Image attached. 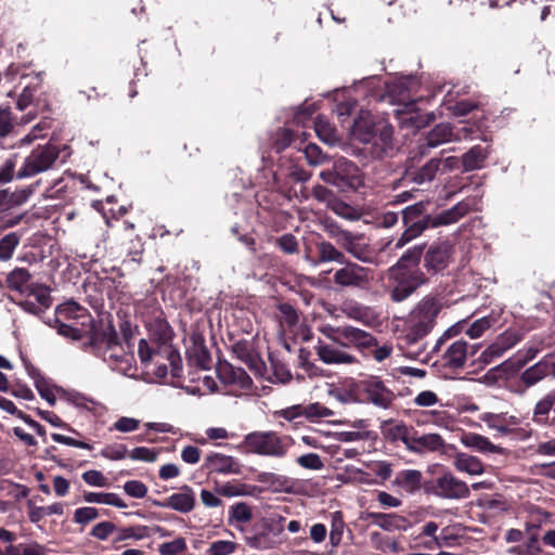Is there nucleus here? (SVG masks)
<instances>
[{
  "label": "nucleus",
  "mask_w": 555,
  "mask_h": 555,
  "mask_svg": "<svg viewBox=\"0 0 555 555\" xmlns=\"http://www.w3.org/2000/svg\"><path fill=\"white\" fill-rule=\"evenodd\" d=\"M18 158L20 155L14 153L0 166V184H5L16 178L15 167Z\"/></svg>",
  "instance_id": "obj_47"
},
{
  "label": "nucleus",
  "mask_w": 555,
  "mask_h": 555,
  "mask_svg": "<svg viewBox=\"0 0 555 555\" xmlns=\"http://www.w3.org/2000/svg\"><path fill=\"white\" fill-rule=\"evenodd\" d=\"M314 350L319 359L325 364L350 365L359 363V360L354 356L347 352L343 348L332 344L323 343L322 340H319L318 345L314 347Z\"/></svg>",
  "instance_id": "obj_17"
},
{
  "label": "nucleus",
  "mask_w": 555,
  "mask_h": 555,
  "mask_svg": "<svg viewBox=\"0 0 555 555\" xmlns=\"http://www.w3.org/2000/svg\"><path fill=\"white\" fill-rule=\"evenodd\" d=\"M138 354L141 363L144 366H147L151 363L153 357H162L163 351L159 350L158 344H156V347H151L146 339H140L138 346Z\"/></svg>",
  "instance_id": "obj_49"
},
{
  "label": "nucleus",
  "mask_w": 555,
  "mask_h": 555,
  "mask_svg": "<svg viewBox=\"0 0 555 555\" xmlns=\"http://www.w3.org/2000/svg\"><path fill=\"white\" fill-rule=\"evenodd\" d=\"M313 126L317 135L325 143L333 144L337 141L336 128L330 122V119L324 115H319L313 120Z\"/></svg>",
  "instance_id": "obj_38"
},
{
  "label": "nucleus",
  "mask_w": 555,
  "mask_h": 555,
  "mask_svg": "<svg viewBox=\"0 0 555 555\" xmlns=\"http://www.w3.org/2000/svg\"><path fill=\"white\" fill-rule=\"evenodd\" d=\"M297 464L306 469L319 470L324 464L317 453H307L296 460Z\"/></svg>",
  "instance_id": "obj_62"
},
{
  "label": "nucleus",
  "mask_w": 555,
  "mask_h": 555,
  "mask_svg": "<svg viewBox=\"0 0 555 555\" xmlns=\"http://www.w3.org/2000/svg\"><path fill=\"white\" fill-rule=\"evenodd\" d=\"M21 235L16 232L5 234L0 240V260L7 261L12 258L14 250L18 246Z\"/></svg>",
  "instance_id": "obj_44"
},
{
  "label": "nucleus",
  "mask_w": 555,
  "mask_h": 555,
  "mask_svg": "<svg viewBox=\"0 0 555 555\" xmlns=\"http://www.w3.org/2000/svg\"><path fill=\"white\" fill-rule=\"evenodd\" d=\"M393 135V128L386 121H377L376 125V141L382 145L383 150L391 146Z\"/></svg>",
  "instance_id": "obj_50"
},
{
  "label": "nucleus",
  "mask_w": 555,
  "mask_h": 555,
  "mask_svg": "<svg viewBox=\"0 0 555 555\" xmlns=\"http://www.w3.org/2000/svg\"><path fill=\"white\" fill-rule=\"evenodd\" d=\"M454 246L449 241L434 242L424 249V268L430 275L444 271L451 263Z\"/></svg>",
  "instance_id": "obj_14"
},
{
  "label": "nucleus",
  "mask_w": 555,
  "mask_h": 555,
  "mask_svg": "<svg viewBox=\"0 0 555 555\" xmlns=\"http://www.w3.org/2000/svg\"><path fill=\"white\" fill-rule=\"evenodd\" d=\"M454 466L457 470L469 475H480L485 470L482 462L477 456L465 453H459L455 456Z\"/></svg>",
  "instance_id": "obj_36"
},
{
  "label": "nucleus",
  "mask_w": 555,
  "mask_h": 555,
  "mask_svg": "<svg viewBox=\"0 0 555 555\" xmlns=\"http://www.w3.org/2000/svg\"><path fill=\"white\" fill-rule=\"evenodd\" d=\"M233 354L245 363L255 374L261 375L266 369L264 362L259 353L253 347V344L246 339H240L232 345Z\"/></svg>",
  "instance_id": "obj_19"
},
{
  "label": "nucleus",
  "mask_w": 555,
  "mask_h": 555,
  "mask_svg": "<svg viewBox=\"0 0 555 555\" xmlns=\"http://www.w3.org/2000/svg\"><path fill=\"white\" fill-rule=\"evenodd\" d=\"M425 492L444 499H465L469 495V488L465 481L446 472L435 479L426 480Z\"/></svg>",
  "instance_id": "obj_12"
},
{
  "label": "nucleus",
  "mask_w": 555,
  "mask_h": 555,
  "mask_svg": "<svg viewBox=\"0 0 555 555\" xmlns=\"http://www.w3.org/2000/svg\"><path fill=\"white\" fill-rule=\"evenodd\" d=\"M441 165L440 158H431L418 169H408L402 177L403 183L424 184L435 179Z\"/></svg>",
  "instance_id": "obj_24"
},
{
  "label": "nucleus",
  "mask_w": 555,
  "mask_h": 555,
  "mask_svg": "<svg viewBox=\"0 0 555 555\" xmlns=\"http://www.w3.org/2000/svg\"><path fill=\"white\" fill-rule=\"evenodd\" d=\"M320 178L341 192L357 190L363 183L360 168L345 157L336 159L332 168L322 170Z\"/></svg>",
  "instance_id": "obj_7"
},
{
  "label": "nucleus",
  "mask_w": 555,
  "mask_h": 555,
  "mask_svg": "<svg viewBox=\"0 0 555 555\" xmlns=\"http://www.w3.org/2000/svg\"><path fill=\"white\" fill-rule=\"evenodd\" d=\"M274 244L280 250L287 255H294L299 251L298 241L296 236L291 233L276 237Z\"/></svg>",
  "instance_id": "obj_51"
},
{
  "label": "nucleus",
  "mask_w": 555,
  "mask_h": 555,
  "mask_svg": "<svg viewBox=\"0 0 555 555\" xmlns=\"http://www.w3.org/2000/svg\"><path fill=\"white\" fill-rule=\"evenodd\" d=\"M31 274L25 268H15L7 276L8 287L17 291L24 298L16 301L25 312L41 317L51 306L52 297L50 287L30 283Z\"/></svg>",
  "instance_id": "obj_2"
},
{
  "label": "nucleus",
  "mask_w": 555,
  "mask_h": 555,
  "mask_svg": "<svg viewBox=\"0 0 555 555\" xmlns=\"http://www.w3.org/2000/svg\"><path fill=\"white\" fill-rule=\"evenodd\" d=\"M186 544L184 539L178 538L170 542H165L159 545V553L160 555H179L183 553L185 550Z\"/></svg>",
  "instance_id": "obj_61"
},
{
  "label": "nucleus",
  "mask_w": 555,
  "mask_h": 555,
  "mask_svg": "<svg viewBox=\"0 0 555 555\" xmlns=\"http://www.w3.org/2000/svg\"><path fill=\"white\" fill-rule=\"evenodd\" d=\"M315 251L319 263L337 262L340 264L347 259L344 251L339 250L331 242L324 240L315 243Z\"/></svg>",
  "instance_id": "obj_29"
},
{
  "label": "nucleus",
  "mask_w": 555,
  "mask_h": 555,
  "mask_svg": "<svg viewBox=\"0 0 555 555\" xmlns=\"http://www.w3.org/2000/svg\"><path fill=\"white\" fill-rule=\"evenodd\" d=\"M304 413H305V417L312 422L321 420V418L331 417L334 415V412L331 409L326 408L325 405H323L320 402H314V403L305 405Z\"/></svg>",
  "instance_id": "obj_48"
},
{
  "label": "nucleus",
  "mask_w": 555,
  "mask_h": 555,
  "mask_svg": "<svg viewBox=\"0 0 555 555\" xmlns=\"http://www.w3.org/2000/svg\"><path fill=\"white\" fill-rule=\"evenodd\" d=\"M554 409L555 389H552L535 403L532 412V421L538 425L555 427L552 422Z\"/></svg>",
  "instance_id": "obj_25"
},
{
  "label": "nucleus",
  "mask_w": 555,
  "mask_h": 555,
  "mask_svg": "<svg viewBox=\"0 0 555 555\" xmlns=\"http://www.w3.org/2000/svg\"><path fill=\"white\" fill-rule=\"evenodd\" d=\"M144 325L150 334L153 344L163 346L169 344L172 338V328L165 318L160 308H153L152 311L143 315Z\"/></svg>",
  "instance_id": "obj_15"
},
{
  "label": "nucleus",
  "mask_w": 555,
  "mask_h": 555,
  "mask_svg": "<svg viewBox=\"0 0 555 555\" xmlns=\"http://www.w3.org/2000/svg\"><path fill=\"white\" fill-rule=\"evenodd\" d=\"M425 483L423 473L417 469H402L392 480V486L398 488L401 494H414L421 489L425 490Z\"/></svg>",
  "instance_id": "obj_21"
},
{
  "label": "nucleus",
  "mask_w": 555,
  "mask_h": 555,
  "mask_svg": "<svg viewBox=\"0 0 555 555\" xmlns=\"http://www.w3.org/2000/svg\"><path fill=\"white\" fill-rule=\"evenodd\" d=\"M216 372L220 382L225 385H234L244 390L249 389L253 385V380L245 370L235 367L228 361H219Z\"/></svg>",
  "instance_id": "obj_18"
},
{
  "label": "nucleus",
  "mask_w": 555,
  "mask_h": 555,
  "mask_svg": "<svg viewBox=\"0 0 555 555\" xmlns=\"http://www.w3.org/2000/svg\"><path fill=\"white\" fill-rule=\"evenodd\" d=\"M462 442L468 447L473 448L480 452H488V453H499L501 452V448L494 446L489 438L481 436L479 434L475 433H467L464 434L462 437Z\"/></svg>",
  "instance_id": "obj_35"
},
{
  "label": "nucleus",
  "mask_w": 555,
  "mask_h": 555,
  "mask_svg": "<svg viewBox=\"0 0 555 555\" xmlns=\"http://www.w3.org/2000/svg\"><path fill=\"white\" fill-rule=\"evenodd\" d=\"M410 442L409 451L416 454H422L427 451L436 452L444 447V440L439 434H425L418 436L416 429H414V435Z\"/></svg>",
  "instance_id": "obj_26"
},
{
  "label": "nucleus",
  "mask_w": 555,
  "mask_h": 555,
  "mask_svg": "<svg viewBox=\"0 0 555 555\" xmlns=\"http://www.w3.org/2000/svg\"><path fill=\"white\" fill-rule=\"evenodd\" d=\"M411 79H403L388 85V94L393 102L404 105L409 112L414 111L415 100L410 91Z\"/></svg>",
  "instance_id": "obj_27"
},
{
  "label": "nucleus",
  "mask_w": 555,
  "mask_h": 555,
  "mask_svg": "<svg viewBox=\"0 0 555 555\" xmlns=\"http://www.w3.org/2000/svg\"><path fill=\"white\" fill-rule=\"evenodd\" d=\"M453 128L450 124L441 122L436 125L427 134V146L436 147L444 142L451 141Z\"/></svg>",
  "instance_id": "obj_39"
},
{
  "label": "nucleus",
  "mask_w": 555,
  "mask_h": 555,
  "mask_svg": "<svg viewBox=\"0 0 555 555\" xmlns=\"http://www.w3.org/2000/svg\"><path fill=\"white\" fill-rule=\"evenodd\" d=\"M279 312L281 314V322L287 325L288 327L295 326L299 317L296 309L288 302H283L278 306Z\"/></svg>",
  "instance_id": "obj_60"
},
{
  "label": "nucleus",
  "mask_w": 555,
  "mask_h": 555,
  "mask_svg": "<svg viewBox=\"0 0 555 555\" xmlns=\"http://www.w3.org/2000/svg\"><path fill=\"white\" fill-rule=\"evenodd\" d=\"M57 391H61V397L64 398L67 402L72 403L78 409H83L90 412L95 413L99 408H102L101 403L96 400L87 397L77 391H66L61 388H56Z\"/></svg>",
  "instance_id": "obj_34"
},
{
  "label": "nucleus",
  "mask_w": 555,
  "mask_h": 555,
  "mask_svg": "<svg viewBox=\"0 0 555 555\" xmlns=\"http://www.w3.org/2000/svg\"><path fill=\"white\" fill-rule=\"evenodd\" d=\"M427 204L423 201L406 206L401 210L404 231L395 242L392 249L398 250L421 236L427 229L449 225L457 222L470 210L467 201H461L453 207L436 215L426 212Z\"/></svg>",
  "instance_id": "obj_1"
},
{
  "label": "nucleus",
  "mask_w": 555,
  "mask_h": 555,
  "mask_svg": "<svg viewBox=\"0 0 555 555\" xmlns=\"http://www.w3.org/2000/svg\"><path fill=\"white\" fill-rule=\"evenodd\" d=\"M37 413L38 415L44 420L46 422L50 423L52 426L54 427H60V428H64L77 436H81V434L79 431H77L76 429H74L73 427H70L67 423H65L57 414H55L54 412L52 411H44V410H40V409H37Z\"/></svg>",
  "instance_id": "obj_55"
},
{
  "label": "nucleus",
  "mask_w": 555,
  "mask_h": 555,
  "mask_svg": "<svg viewBox=\"0 0 555 555\" xmlns=\"http://www.w3.org/2000/svg\"><path fill=\"white\" fill-rule=\"evenodd\" d=\"M324 231L328 234V236L335 240L336 244L339 246L344 238L348 235L350 231L341 229L337 222L332 219H325L322 222Z\"/></svg>",
  "instance_id": "obj_56"
},
{
  "label": "nucleus",
  "mask_w": 555,
  "mask_h": 555,
  "mask_svg": "<svg viewBox=\"0 0 555 555\" xmlns=\"http://www.w3.org/2000/svg\"><path fill=\"white\" fill-rule=\"evenodd\" d=\"M18 125L17 117L9 105L0 106V138L10 135Z\"/></svg>",
  "instance_id": "obj_41"
},
{
  "label": "nucleus",
  "mask_w": 555,
  "mask_h": 555,
  "mask_svg": "<svg viewBox=\"0 0 555 555\" xmlns=\"http://www.w3.org/2000/svg\"><path fill=\"white\" fill-rule=\"evenodd\" d=\"M108 515L107 508L80 507L76 509L73 520H93Z\"/></svg>",
  "instance_id": "obj_57"
},
{
  "label": "nucleus",
  "mask_w": 555,
  "mask_h": 555,
  "mask_svg": "<svg viewBox=\"0 0 555 555\" xmlns=\"http://www.w3.org/2000/svg\"><path fill=\"white\" fill-rule=\"evenodd\" d=\"M250 487L240 481L225 482L216 488L218 494L223 496H236L249 494Z\"/></svg>",
  "instance_id": "obj_46"
},
{
  "label": "nucleus",
  "mask_w": 555,
  "mask_h": 555,
  "mask_svg": "<svg viewBox=\"0 0 555 555\" xmlns=\"http://www.w3.org/2000/svg\"><path fill=\"white\" fill-rule=\"evenodd\" d=\"M467 357L468 344L463 339H457L447 346L441 359L443 366L456 371L464 367Z\"/></svg>",
  "instance_id": "obj_22"
},
{
  "label": "nucleus",
  "mask_w": 555,
  "mask_h": 555,
  "mask_svg": "<svg viewBox=\"0 0 555 555\" xmlns=\"http://www.w3.org/2000/svg\"><path fill=\"white\" fill-rule=\"evenodd\" d=\"M376 125L377 121L373 120L371 113L362 111L353 121L352 133L359 141L363 143L377 144Z\"/></svg>",
  "instance_id": "obj_23"
},
{
  "label": "nucleus",
  "mask_w": 555,
  "mask_h": 555,
  "mask_svg": "<svg viewBox=\"0 0 555 555\" xmlns=\"http://www.w3.org/2000/svg\"><path fill=\"white\" fill-rule=\"evenodd\" d=\"M389 296L395 302L408 299L417 288L428 283V278L421 269H389Z\"/></svg>",
  "instance_id": "obj_9"
},
{
  "label": "nucleus",
  "mask_w": 555,
  "mask_h": 555,
  "mask_svg": "<svg viewBox=\"0 0 555 555\" xmlns=\"http://www.w3.org/2000/svg\"><path fill=\"white\" fill-rule=\"evenodd\" d=\"M295 133L289 128H280L274 137L273 141V149L276 152H282L286 150L288 146H291L292 142L294 141Z\"/></svg>",
  "instance_id": "obj_52"
},
{
  "label": "nucleus",
  "mask_w": 555,
  "mask_h": 555,
  "mask_svg": "<svg viewBox=\"0 0 555 555\" xmlns=\"http://www.w3.org/2000/svg\"><path fill=\"white\" fill-rule=\"evenodd\" d=\"M203 469L207 470L208 474H234L240 475L242 473L241 464L233 456L225 455L222 453H210L205 457Z\"/></svg>",
  "instance_id": "obj_20"
},
{
  "label": "nucleus",
  "mask_w": 555,
  "mask_h": 555,
  "mask_svg": "<svg viewBox=\"0 0 555 555\" xmlns=\"http://www.w3.org/2000/svg\"><path fill=\"white\" fill-rule=\"evenodd\" d=\"M494 322L495 320L492 317H483L478 319L468 327L466 334L470 338H479L487 330L493 325Z\"/></svg>",
  "instance_id": "obj_54"
},
{
  "label": "nucleus",
  "mask_w": 555,
  "mask_h": 555,
  "mask_svg": "<svg viewBox=\"0 0 555 555\" xmlns=\"http://www.w3.org/2000/svg\"><path fill=\"white\" fill-rule=\"evenodd\" d=\"M44 73H37L34 79L35 82L26 85L20 94L16 107L20 111H25L28 106H34V113L30 111L28 115H31L25 122L36 117L38 114H51V93L44 89L42 85Z\"/></svg>",
  "instance_id": "obj_8"
},
{
  "label": "nucleus",
  "mask_w": 555,
  "mask_h": 555,
  "mask_svg": "<svg viewBox=\"0 0 555 555\" xmlns=\"http://www.w3.org/2000/svg\"><path fill=\"white\" fill-rule=\"evenodd\" d=\"M60 157L56 145L39 144L24 158L23 165L16 171V179L35 177L51 169Z\"/></svg>",
  "instance_id": "obj_10"
},
{
  "label": "nucleus",
  "mask_w": 555,
  "mask_h": 555,
  "mask_svg": "<svg viewBox=\"0 0 555 555\" xmlns=\"http://www.w3.org/2000/svg\"><path fill=\"white\" fill-rule=\"evenodd\" d=\"M118 348V334L112 323L92 327L83 343V350L95 357H105V352Z\"/></svg>",
  "instance_id": "obj_13"
},
{
  "label": "nucleus",
  "mask_w": 555,
  "mask_h": 555,
  "mask_svg": "<svg viewBox=\"0 0 555 555\" xmlns=\"http://www.w3.org/2000/svg\"><path fill=\"white\" fill-rule=\"evenodd\" d=\"M343 267L335 270L333 283L340 289H367L373 280V270L346 259Z\"/></svg>",
  "instance_id": "obj_11"
},
{
  "label": "nucleus",
  "mask_w": 555,
  "mask_h": 555,
  "mask_svg": "<svg viewBox=\"0 0 555 555\" xmlns=\"http://www.w3.org/2000/svg\"><path fill=\"white\" fill-rule=\"evenodd\" d=\"M293 443L289 436L281 437L276 431H253L247 434L238 448L245 453L283 457Z\"/></svg>",
  "instance_id": "obj_6"
},
{
  "label": "nucleus",
  "mask_w": 555,
  "mask_h": 555,
  "mask_svg": "<svg viewBox=\"0 0 555 555\" xmlns=\"http://www.w3.org/2000/svg\"><path fill=\"white\" fill-rule=\"evenodd\" d=\"M426 244H418L411 248H408L401 257L398 259L397 263L391 268H396L399 270H416L417 266L421 262L422 257L424 256V249Z\"/></svg>",
  "instance_id": "obj_31"
},
{
  "label": "nucleus",
  "mask_w": 555,
  "mask_h": 555,
  "mask_svg": "<svg viewBox=\"0 0 555 555\" xmlns=\"http://www.w3.org/2000/svg\"><path fill=\"white\" fill-rule=\"evenodd\" d=\"M414 427L400 422L387 429L386 437L390 442L401 441L405 446L406 450H409L411 444L410 441L414 435Z\"/></svg>",
  "instance_id": "obj_37"
},
{
  "label": "nucleus",
  "mask_w": 555,
  "mask_h": 555,
  "mask_svg": "<svg viewBox=\"0 0 555 555\" xmlns=\"http://www.w3.org/2000/svg\"><path fill=\"white\" fill-rule=\"evenodd\" d=\"M159 350L163 351V358H166L171 367V374L173 377H179L182 371V360L178 350H176L171 344H165L158 346Z\"/></svg>",
  "instance_id": "obj_43"
},
{
  "label": "nucleus",
  "mask_w": 555,
  "mask_h": 555,
  "mask_svg": "<svg viewBox=\"0 0 555 555\" xmlns=\"http://www.w3.org/2000/svg\"><path fill=\"white\" fill-rule=\"evenodd\" d=\"M235 544L231 541L219 540L210 544L208 553L210 555H230L234 553Z\"/></svg>",
  "instance_id": "obj_64"
},
{
  "label": "nucleus",
  "mask_w": 555,
  "mask_h": 555,
  "mask_svg": "<svg viewBox=\"0 0 555 555\" xmlns=\"http://www.w3.org/2000/svg\"><path fill=\"white\" fill-rule=\"evenodd\" d=\"M538 352L539 349L532 346L519 350L513 358H509L508 360L504 361L502 363V366L511 373H516L520 369H522L528 362L533 360L537 357Z\"/></svg>",
  "instance_id": "obj_33"
},
{
  "label": "nucleus",
  "mask_w": 555,
  "mask_h": 555,
  "mask_svg": "<svg viewBox=\"0 0 555 555\" xmlns=\"http://www.w3.org/2000/svg\"><path fill=\"white\" fill-rule=\"evenodd\" d=\"M190 359L194 361V363L203 369L207 370L210 367L211 357L207 347L204 343L194 341L192 349L189 351Z\"/></svg>",
  "instance_id": "obj_42"
},
{
  "label": "nucleus",
  "mask_w": 555,
  "mask_h": 555,
  "mask_svg": "<svg viewBox=\"0 0 555 555\" xmlns=\"http://www.w3.org/2000/svg\"><path fill=\"white\" fill-rule=\"evenodd\" d=\"M40 184V180L36 181L34 184L24 188L22 190H16L14 192H9V201L8 204L10 206V211H14L18 206L26 203L29 196L34 193L35 189Z\"/></svg>",
  "instance_id": "obj_45"
},
{
  "label": "nucleus",
  "mask_w": 555,
  "mask_h": 555,
  "mask_svg": "<svg viewBox=\"0 0 555 555\" xmlns=\"http://www.w3.org/2000/svg\"><path fill=\"white\" fill-rule=\"evenodd\" d=\"M158 451L146 447H137L129 451L128 456L133 461L153 463L157 460Z\"/></svg>",
  "instance_id": "obj_59"
},
{
  "label": "nucleus",
  "mask_w": 555,
  "mask_h": 555,
  "mask_svg": "<svg viewBox=\"0 0 555 555\" xmlns=\"http://www.w3.org/2000/svg\"><path fill=\"white\" fill-rule=\"evenodd\" d=\"M346 253L364 263H373L374 254L363 234L349 232L339 245Z\"/></svg>",
  "instance_id": "obj_16"
},
{
  "label": "nucleus",
  "mask_w": 555,
  "mask_h": 555,
  "mask_svg": "<svg viewBox=\"0 0 555 555\" xmlns=\"http://www.w3.org/2000/svg\"><path fill=\"white\" fill-rule=\"evenodd\" d=\"M339 338L347 343L344 346H352L364 357H372L377 362L388 359L393 351L391 343L379 344L378 339L370 332L347 325L336 330Z\"/></svg>",
  "instance_id": "obj_5"
},
{
  "label": "nucleus",
  "mask_w": 555,
  "mask_h": 555,
  "mask_svg": "<svg viewBox=\"0 0 555 555\" xmlns=\"http://www.w3.org/2000/svg\"><path fill=\"white\" fill-rule=\"evenodd\" d=\"M552 358V353L544 356L539 362L526 369L521 375L520 379L526 385V387H532L546 376L551 375V371L548 367V359Z\"/></svg>",
  "instance_id": "obj_28"
},
{
  "label": "nucleus",
  "mask_w": 555,
  "mask_h": 555,
  "mask_svg": "<svg viewBox=\"0 0 555 555\" xmlns=\"http://www.w3.org/2000/svg\"><path fill=\"white\" fill-rule=\"evenodd\" d=\"M440 311L441 304L433 296H425L414 307L406 322L405 334L401 338L405 347L417 346L433 331Z\"/></svg>",
  "instance_id": "obj_3"
},
{
  "label": "nucleus",
  "mask_w": 555,
  "mask_h": 555,
  "mask_svg": "<svg viewBox=\"0 0 555 555\" xmlns=\"http://www.w3.org/2000/svg\"><path fill=\"white\" fill-rule=\"evenodd\" d=\"M506 350L496 341V339L489 345L479 356L478 360L488 365L495 359L502 357Z\"/></svg>",
  "instance_id": "obj_58"
},
{
  "label": "nucleus",
  "mask_w": 555,
  "mask_h": 555,
  "mask_svg": "<svg viewBox=\"0 0 555 555\" xmlns=\"http://www.w3.org/2000/svg\"><path fill=\"white\" fill-rule=\"evenodd\" d=\"M185 492L173 493L168 498V502L164 504L165 506H169L172 509L179 511L181 513L190 512L195 503V499L191 489L185 487Z\"/></svg>",
  "instance_id": "obj_40"
},
{
  "label": "nucleus",
  "mask_w": 555,
  "mask_h": 555,
  "mask_svg": "<svg viewBox=\"0 0 555 555\" xmlns=\"http://www.w3.org/2000/svg\"><path fill=\"white\" fill-rule=\"evenodd\" d=\"M524 334L515 328H508L496 337V341L507 351L522 340Z\"/></svg>",
  "instance_id": "obj_53"
},
{
  "label": "nucleus",
  "mask_w": 555,
  "mask_h": 555,
  "mask_svg": "<svg viewBox=\"0 0 555 555\" xmlns=\"http://www.w3.org/2000/svg\"><path fill=\"white\" fill-rule=\"evenodd\" d=\"M338 398L343 402L358 401L388 409L393 403L396 395L385 385L380 377L369 376L352 384L348 390L339 393Z\"/></svg>",
  "instance_id": "obj_4"
},
{
  "label": "nucleus",
  "mask_w": 555,
  "mask_h": 555,
  "mask_svg": "<svg viewBox=\"0 0 555 555\" xmlns=\"http://www.w3.org/2000/svg\"><path fill=\"white\" fill-rule=\"evenodd\" d=\"M330 209H332L336 215L346 218V219H352L354 215V209L349 204L345 203L344 201L339 199L337 196L334 197V199L327 206Z\"/></svg>",
  "instance_id": "obj_63"
},
{
  "label": "nucleus",
  "mask_w": 555,
  "mask_h": 555,
  "mask_svg": "<svg viewBox=\"0 0 555 555\" xmlns=\"http://www.w3.org/2000/svg\"><path fill=\"white\" fill-rule=\"evenodd\" d=\"M488 156L489 152L487 147L481 145H474L462 156V165L464 171H472L482 168Z\"/></svg>",
  "instance_id": "obj_30"
},
{
  "label": "nucleus",
  "mask_w": 555,
  "mask_h": 555,
  "mask_svg": "<svg viewBox=\"0 0 555 555\" xmlns=\"http://www.w3.org/2000/svg\"><path fill=\"white\" fill-rule=\"evenodd\" d=\"M9 191L0 190V230H5L8 228H12L21 222L23 219V215L10 211V206L8 204L9 201Z\"/></svg>",
  "instance_id": "obj_32"
}]
</instances>
